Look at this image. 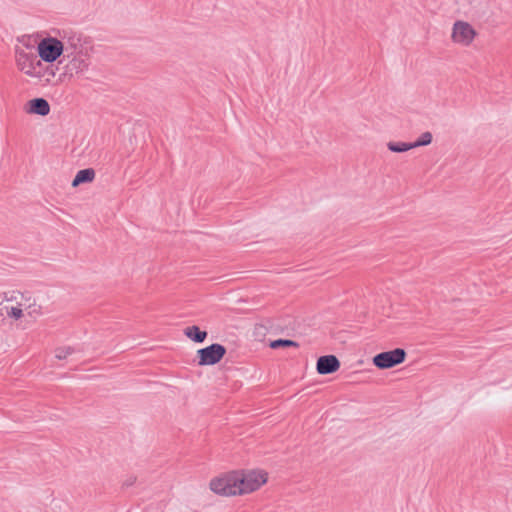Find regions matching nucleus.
<instances>
[{
    "instance_id": "nucleus-4",
    "label": "nucleus",
    "mask_w": 512,
    "mask_h": 512,
    "mask_svg": "<svg viewBox=\"0 0 512 512\" xmlns=\"http://www.w3.org/2000/svg\"><path fill=\"white\" fill-rule=\"evenodd\" d=\"M65 54V43L62 39L49 33H42L36 39V55L44 65L61 64Z\"/></svg>"
},
{
    "instance_id": "nucleus-16",
    "label": "nucleus",
    "mask_w": 512,
    "mask_h": 512,
    "mask_svg": "<svg viewBox=\"0 0 512 512\" xmlns=\"http://www.w3.org/2000/svg\"><path fill=\"white\" fill-rule=\"evenodd\" d=\"M432 139H433V136H432L431 132H429V131L423 132L418 137V139L416 141L411 142L412 143V147H413V149H415V148H418V147L430 145L432 143Z\"/></svg>"
},
{
    "instance_id": "nucleus-10",
    "label": "nucleus",
    "mask_w": 512,
    "mask_h": 512,
    "mask_svg": "<svg viewBox=\"0 0 512 512\" xmlns=\"http://www.w3.org/2000/svg\"><path fill=\"white\" fill-rule=\"evenodd\" d=\"M94 179L95 171L92 168L79 170L76 173L71 185L75 188L84 183H91Z\"/></svg>"
},
{
    "instance_id": "nucleus-14",
    "label": "nucleus",
    "mask_w": 512,
    "mask_h": 512,
    "mask_svg": "<svg viewBox=\"0 0 512 512\" xmlns=\"http://www.w3.org/2000/svg\"><path fill=\"white\" fill-rule=\"evenodd\" d=\"M387 148L391 152H395V153H403V152H407V151L413 149L412 143H407V142H388Z\"/></svg>"
},
{
    "instance_id": "nucleus-8",
    "label": "nucleus",
    "mask_w": 512,
    "mask_h": 512,
    "mask_svg": "<svg viewBox=\"0 0 512 512\" xmlns=\"http://www.w3.org/2000/svg\"><path fill=\"white\" fill-rule=\"evenodd\" d=\"M340 361L335 355H325L318 358L316 371L320 375L335 373L340 368Z\"/></svg>"
},
{
    "instance_id": "nucleus-15",
    "label": "nucleus",
    "mask_w": 512,
    "mask_h": 512,
    "mask_svg": "<svg viewBox=\"0 0 512 512\" xmlns=\"http://www.w3.org/2000/svg\"><path fill=\"white\" fill-rule=\"evenodd\" d=\"M269 347L271 349H278V348H286V347H293L298 348L299 344L293 340L289 339H277L273 340L269 343Z\"/></svg>"
},
{
    "instance_id": "nucleus-9",
    "label": "nucleus",
    "mask_w": 512,
    "mask_h": 512,
    "mask_svg": "<svg viewBox=\"0 0 512 512\" xmlns=\"http://www.w3.org/2000/svg\"><path fill=\"white\" fill-rule=\"evenodd\" d=\"M27 112L31 114H37L46 116L50 113V105L47 100L43 98H35L27 103Z\"/></svg>"
},
{
    "instance_id": "nucleus-7",
    "label": "nucleus",
    "mask_w": 512,
    "mask_h": 512,
    "mask_svg": "<svg viewBox=\"0 0 512 512\" xmlns=\"http://www.w3.org/2000/svg\"><path fill=\"white\" fill-rule=\"evenodd\" d=\"M226 354V348L218 343L211 344L197 350L196 357L199 366H212L218 364Z\"/></svg>"
},
{
    "instance_id": "nucleus-3",
    "label": "nucleus",
    "mask_w": 512,
    "mask_h": 512,
    "mask_svg": "<svg viewBox=\"0 0 512 512\" xmlns=\"http://www.w3.org/2000/svg\"><path fill=\"white\" fill-rule=\"evenodd\" d=\"M15 63L17 70L28 80L48 84L56 76L53 67L44 65L37 55L25 51L16 53Z\"/></svg>"
},
{
    "instance_id": "nucleus-11",
    "label": "nucleus",
    "mask_w": 512,
    "mask_h": 512,
    "mask_svg": "<svg viewBox=\"0 0 512 512\" xmlns=\"http://www.w3.org/2000/svg\"><path fill=\"white\" fill-rule=\"evenodd\" d=\"M184 335L195 343H202L207 338V332L202 331L198 326H187L183 330Z\"/></svg>"
},
{
    "instance_id": "nucleus-12",
    "label": "nucleus",
    "mask_w": 512,
    "mask_h": 512,
    "mask_svg": "<svg viewBox=\"0 0 512 512\" xmlns=\"http://www.w3.org/2000/svg\"><path fill=\"white\" fill-rule=\"evenodd\" d=\"M75 353V348L71 345H60L54 349V357L57 360H66Z\"/></svg>"
},
{
    "instance_id": "nucleus-6",
    "label": "nucleus",
    "mask_w": 512,
    "mask_h": 512,
    "mask_svg": "<svg viewBox=\"0 0 512 512\" xmlns=\"http://www.w3.org/2000/svg\"><path fill=\"white\" fill-rule=\"evenodd\" d=\"M406 351L402 348H395L390 351H385L376 354L372 358V363L375 367L381 370L391 369L397 365L402 364L406 359Z\"/></svg>"
},
{
    "instance_id": "nucleus-5",
    "label": "nucleus",
    "mask_w": 512,
    "mask_h": 512,
    "mask_svg": "<svg viewBox=\"0 0 512 512\" xmlns=\"http://www.w3.org/2000/svg\"><path fill=\"white\" fill-rule=\"evenodd\" d=\"M478 37V31L470 22L458 19L453 22L450 30V41L461 48L471 47Z\"/></svg>"
},
{
    "instance_id": "nucleus-2",
    "label": "nucleus",
    "mask_w": 512,
    "mask_h": 512,
    "mask_svg": "<svg viewBox=\"0 0 512 512\" xmlns=\"http://www.w3.org/2000/svg\"><path fill=\"white\" fill-rule=\"evenodd\" d=\"M42 314V306L31 293L10 290L0 294V317L11 326L26 329Z\"/></svg>"
},
{
    "instance_id": "nucleus-1",
    "label": "nucleus",
    "mask_w": 512,
    "mask_h": 512,
    "mask_svg": "<svg viewBox=\"0 0 512 512\" xmlns=\"http://www.w3.org/2000/svg\"><path fill=\"white\" fill-rule=\"evenodd\" d=\"M270 479L261 467L237 468L223 472L209 482V489L222 497H243L257 493Z\"/></svg>"
},
{
    "instance_id": "nucleus-13",
    "label": "nucleus",
    "mask_w": 512,
    "mask_h": 512,
    "mask_svg": "<svg viewBox=\"0 0 512 512\" xmlns=\"http://www.w3.org/2000/svg\"><path fill=\"white\" fill-rule=\"evenodd\" d=\"M67 67H69L71 71H75V73L79 74L87 70L88 64L83 58L75 56L70 60Z\"/></svg>"
}]
</instances>
